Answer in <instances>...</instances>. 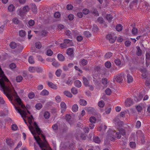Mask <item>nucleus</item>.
<instances>
[{
	"instance_id": "1",
	"label": "nucleus",
	"mask_w": 150,
	"mask_h": 150,
	"mask_svg": "<svg viewBox=\"0 0 150 150\" xmlns=\"http://www.w3.org/2000/svg\"><path fill=\"white\" fill-rule=\"evenodd\" d=\"M8 79L5 76L3 72L0 68V88L8 98L12 100L14 96L16 101H21L18 96L13 88L10 85Z\"/></svg>"
},
{
	"instance_id": "2",
	"label": "nucleus",
	"mask_w": 150,
	"mask_h": 150,
	"mask_svg": "<svg viewBox=\"0 0 150 150\" xmlns=\"http://www.w3.org/2000/svg\"><path fill=\"white\" fill-rule=\"evenodd\" d=\"M29 122L30 125L28 127L29 129L42 150H52L47 143L45 136L41 134V131L36 123L34 122L33 123L35 129L31 125L32 121L31 119H29Z\"/></svg>"
},
{
	"instance_id": "3",
	"label": "nucleus",
	"mask_w": 150,
	"mask_h": 150,
	"mask_svg": "<svg viewBox=\"0 0 150 150\" xmlns=\"http://www.w3.org/2000/svg\"><path fill=\"white\" fill-rule=\"evenodd\" d=\"M119 132H117L116 133L115 132L112 131L110 130L109 131V132L110 133H109L108 136L109 137H110V139L111 141H113L115 140V137H116L117 139H120L121 137V135L124 136L125 134V130L123 129L119 128L118 129Z\"/></svg>"
},
{
	"instance_id": "4",
	"label": "nucleus",
	"mask_w": 150,
	"mask_h": 150,
	"mask_svg": "<svg viewBox=\"0 0 150 150\" xmlns=\"http://www.w3.org/2000/svg\"><path fill=\"white\" fill-rule=\"evenodd\" d=\"M30 9V7L28 5H26L18 9L17 11V12L18 15L22 17L28 12Z\"/></svg>"
},
{
	"instance_id": "5",
	"label": "nucleus",
	"mask_w": 150,
	"mask_h": 150,
	"mask_svg": "<svg viewBox=\"0 0 150 150\" xmlns=\"http://www.w3.org/2000/svg\"><path fill=\"white\" fill-rule=\"evenodd\" d=\"M14 107L16 110L21 115L22 117L23 118L26 124L27 122L24 118L26 117L28 113L30 114L29 111L28 110H27V112L25 110H22L21 109L19 108L18 107L15 106H14Z\"/></svg>"
},
{
	"instance_id": "6",
	"label": "nucleus",
	"mask_w": 150,
	"mask_h": 150,
	"mask_svg": "<svg viewBox=\"0 0 150 150\" xmlns=\"http://www.w3.org/2000/svg\"><path fill=\"white\" fill-rule=\"evenodd\" d=\"M125 75L123 73H120L115 76L114 81L115 82L122 83L124 79Z\"/></svg>"
},
{
	"instance_id": "7",
	"label": "nucleus",
	"mask_w": 150,
	"mask_h": 150,
	"mask_svg": "<svg viewBox=\"0 0 150 150\" xmlns=\"http://www.w3.org/2000/svg\"><path fill=\"white\" fill-rule=\"evenodd\" d=\"M106 38L109 40L110 43H113L116 39L115 36L112 37L111 35H107Z\"/></svg>"
},
{
	"instance_id": "8",
	"label": "nucleus",
	"mask_w": 150,
	"mask_h": 150,
	"mask_svg": "<svg viewBox=\"0 0 150 150\" xmlns=\"http://www.w3.org/2000/svg\"><path fill=\"white\" fill-rule=\"evenodd\" d=\"M132 104L133 101L130 98H128L125 101V105L126 107H129Z\"/></svg>"
},
{
	"instance_id": "9",
	"label": "nucleus",
	"mask_w": 150,
	"mask_h": 150,
	"mask_svg": "<svg viewBox=\"0 0 150 150\" xmlns=\"http://www.w3.org/2000/svg\"><path fill=\"white\" fill-rule=\"evenodd\" d=\"M32 11L35 14L37 12V8L35 4L32 3L30 4Z\"/></svg>"
},
{
	"instance_id": "10",
	"label": "nucleus",
	"mask_w": 150,
	"mask_h": 150,
	"mask_svg": "<svg viewBox=\"0 0 150 150\" xmlns=\"http://www.w3.org/2000/svg\"><path fill=\"white\" fill-rule=\"evenodd\" d=\"M60 106L61 109V112H64L67 108V106L66 104L63 102L61 103Z\"/></svg>"
},
{
	"instance_id": "11",
	"label": "nucleus",
	"mask_w": 150,
	"mask_h": 150,
	"mask_svg": "<svg viewBox=\"0 0 150 150\" xmlns=\"http://www.w3.org/2000/svg\"><path fill=\"white\" fill-rule=\"evenodd\" d=\"M137 50L136 51V54L138 56H140L142 54V51L140 47L137 46L136 47Z\"/></svg>"
},
{
	"instance_id": "12",
	"label": "nucleus",
	"mask_w": 150,
	"mask_h": 150,
	"mask_svg": "<svg viewBox=\"0 0 150 150\" xmlns=\"http://www.w3.org/2000/svg\"><path fill=\"white\" fill-rule=\"evenodd\" d=\"M74 53V49L72 48H69L67 49V53L69 56H71Z\"/></svg>"
},
{
	"instance_id": "13",
	"label": "nucleus",
	"mask_w": 150,
	"mask_h": 150,
	"mask_svg": "<svg viewBox=\"0 0 150 150\" xmlns=\"http://www.w3.org/2000/svg\"><path fill=\"white\" fill-rule=\"evenodd\" d=\"M79 103L80 105L83 106L86 105L87 103L86 101L83 99H80L79 101Z\"/></svg>"
},
{
	"instance_id": "14",
	"label": "nucleus",
	"mask_w": 150,
	"mask_h": 150,
	"mask_svg": "<svg viewBox=\"0 0 150 150\" xmlns=\"http://www.w3.org/2000/svg\"><path fill=\"white\" fill-rule=\"evenodd\" d=\"M48 85L50 88L54 89H57V87L56 85L54 84L53 83L51 82H48L47 83Z\"/></svg>"
},
{
	"instance_id": "15",
	"label": "nucleus",
	"mask_w": 150,
	"mask_h": 150,
	"mask_svg": "<svg viewBox=\"0 0 150 150\" xmlns=\"http://www.w3.org/2000/svg\"><path fill=\"white\" fill-rule=\"evenodd\" d=\"M82 79L83 82L85 86H88L89 83L87 79L84 76L83 77Z\"/></svg>"
},
{
	"instance_id": "16",
	"label": "nucleus",
	"mask_w": 150,
	"mask_h": 150,
	"mask_svg": "<svg viewBox=\"0 0 150 150\" xmlns=\"http://www.w3.org/2000/svg\"><path fill=\"white\" fill-rule=\"evenodd\" d=\"M127 81L128 83L132 82L133 80L132 77L129 74H127Z\"/></svg>"
},
{
	"instance_id": "17",
	"label": "nucleus",
	"mask_w": 150,
	"mask_h": 150,
	"mask_svg": "<svg viewBox=\"0 0 150 150\" xmlns=\"http://www.w3.org/2000/svg\"><path fill=\"white\" fill-rule=\"evenodd\" d=\"M143 97V96L140 93L138 96L134 97V99L135 101L137 102L139 101L142 99Z\"/></svg>"
},
{
	"instance_id": "18",
	"label": "nucleus",
	"mask_w": 150,
	"mask_h": 150,
	"mask_svg": "<svg viewBox=\"0 0 150 150\" xmlns=\"http://www.w3.org/2000/svg\"><path fill=\"white\" fill-rule=\"evenodd\" d=\"M114 121L115 122V123L118 126L122 125L123 124L122 122L119 120L117 118H115L114 120Z\"/></svg>"
},
{
	"instance_id": "19",
	"label": "nucleus",
	"mask_w": 150,
	"mask_h": 150,
	"mask_svg": "<svg viewBox=\"0 0 150 150\" xmlns=\"http://www.w3.org/2000/svg\"><path fill=\"white\" fill-rule=\"evenodd\" d=\"M74 85L78 88L80 87L81 86V83L79 80L75 81L74 82Z\"/></svg>"
},
{
	"instance_id": "20",
	"label": "nucleus",
	"mask_w": 150,
	"mask_h": 150,
	"mask_svg": "<svg viewBox=\"0 0 150 150\" xmlns=\"http://www.w3.org/2000/svg\"><path fill=\"white\" fill-rule=\"evenodd\" d=\"M57 58L59 61L62 62L64 61L65 59L64 57L61 54H59L57 55Z\"/></svg>"
},
{
	"instance_id": "21",
	"label": "nucleus",
	"mask_w": 150,
	"mask_h": 150,
	"mask_svg": "<svg viewBox=\"0 0 150 150\" xmlns=\"http://www.w3.org/2000/svg\"><path fill=\"white\" fill-rule=\"evenodd\" d=\"M49 94V92L48 91L45 89L43 90L40 93V94L41 95L44 96H47Z\"/></svg>"
},
{
	"instance_id": "22",
	"label": "nucleus",
	"mask_w": 150,
	"mask_h": 150,
	"mask_svg": "<svg viewBox=\"0 0 150 150\" xmlns=\"http://www.w3.org/2000/svg\"><path fill=\"white\" fill-rule=\"evenodd\" d=\"M6 143L7 144L10 146H12L13 144V140L11 139H7Z\"/></svg>"
},
{
	"instance_id": "23",
	"label": "nucleus",
	"mask_w": 150,
	"mask_h": 150,
	"mask_svg": "<svg viewBox=\"0 0 150 150\" xmlns=\"http://www.w3.org/2000/svg\"><path fill=\"white\" fill-rule=\"evenodd\" d=\"M107 128V126L104 125H101L98 129L99 131H101V130H105Z\"/></svg>"
},
{
	"instance_id": "24",
	"label": "nucleus",
	"mask_w": 150,
	"mask_h": 150,
	"mask_svg": "<svg viewBox=\"0 0 150 150\" xmlns=\"http://www.w3.org/2000/svg\"><path fill=\"white\" fill-rule=\"evenodd\" d=\"M64 94L69 97L71 98L72 97V95L69 91H65L64 92Z\"/></svg>"
},
{
	"instance_id": "25",
	"label": "nucleus",
	"mask_w": 150,
	"mask_h": 150,
	"mask_svg": "<svg viewBox=\"0 0 150 150\" xmlns=\"http://www.w3.org/2000/svg\"><path fill=\"white\" fill-rule=\"evenodd\" d=\"M12 22L16 24H18L20 22V21L16 17H15L12 19Z\"/></svg>"
},
{
	"instance_id": "26",
	"label": "nucleus",
	"mask_w": 150,
	"mask_h": 150,
	"mask_svg": "<svg viewBox=\"0 0 150 150\" xmlns=\"http://www.w3.org/2000/svg\"><path fill=\"white\" fill-rule=\"evenodd\" d=\"M8 9L9 11H13L15 10V7L13 4L10 5L8 6Z\"/></svg>"
},
{
	"instance_id": "27",
	"label": "nucleus",
	"mask_w": 150,
	"mask_h": 150,
	"mask_svg": "<svg viewBox=\"0 0 150 150\" xmlns=\"http://www.w3.org/2000/svg\"><path fill=\"white\" fill-rule=\"evenodd\" d=\"M23 79V77L21 75L18 76L16 78V81L17 82H20Z\"/></svg>"
},
{
	"instance_id": "28",
	"label": "nucleus",
	"mask_w": 150,
	"mask_h": 150,
	"mask_svg": "<svg viewBox=\"0 0 150 150\" xmlns=\"http://www.w3.org/2000/svg\"><path fill=\"white\" fill-rule=\"evenodd\" d=\"M78 109V106L77 104H75L73 105L72 107V110L73 112H76Z\"/></svg>"
},
{
	"instance_id": "29",
	"label": "nucleus",
	"mask_w": 150,
	"mask_h": 150,
	"mask_svg": "<svg viewBox=\"0 0 150 150\" xmlns=\"http://www.w3.org/2000/svg\"><path fill=\"white\" fill-rule=\"evenodd\" d=\"M122 29V26L120 24H118L116 27V29L118 31H121Z\"/></svg>"
},
{
	"instance_id": "30",
	"label": "nucleus",
	"mask_w": 150,
	"mask_h": 150,
	"mask_svg": "<svg viewBox=\"0 0 150 150\" xmlns=\"http://www.w3.org/2000/svg\"><path fill=\"white\" fill-rule=\"evenodd\" d=\"M10 46L11 48L14 49L17 46L15 42H12L10 43Z\"/></svg>"
},
{
	"instance_id": "31",
	"label": "nucleus",
	"mask_w": 150,
	"mask_h": 150,
	"mask_svg": "<svg viewBox=\"0 0 150 150\" xmlns=\"http://www.w3.org/2000/svg\"><path fill=\"white\" fill-rule=\"evenodd\" d=\"M29 62L31 64H34L35 62L33 59V57L32 56H30L28 59Z\"/></svg>"
},
{
	"instance_id": "32",
	"label": "nucleus",
	"mask_w": 150,
	"mask_h": 150,
	"mask_svg": "<svg viewBox=\"0 0 150 150\" xmlns=\"http://www.w3.org/2000/svg\"><path fill=\"white\" fill-rule=\"evenodd\" d=\"M28 70L29 71L32 73H34L36 71V67H30L29 68Z\"/></svg>"
},
{
	"instance_id": "33",
	"label": "nucleus",
	"mask_w": 150,
	"mask_h": 150,
	"mask_svg": "<svg viewBox=\"0 0 150 150\" xmlns=\"http://www.w3.org/2000/svg\"><path fill=\"white\" fill-rule=\"evenodd\" d=\"M90 121L91 123H94L96 122V118L94 117H91L90 118Z\"/></svg>"
},
{
	"instance_id": "34",
	"label": "nucleus",
	"mask_w": 150,
	"mask_h": 150,
	"mask_svg": "<svg viewBox=\"0 0 150 150\" xmlns=\"http://www.w3.org/2000/svg\"><path fill=\"white\" fill-rule=\"evenodd\" d=\"M114 62L115 64L117 66L120 65L121 64V62L120 59H117L115 60Z\"/></svg>"
},
{
	"instance_id": "35",
	"label": "nucleus",
	"mask_w": 150,
	"mask_h": 150,
	"mask_svg": "<svg viewBox=\"0 0 150 150\" xmlns=\"http://www.w3.org/2000/svg\"><path fill=\"white\" fill-rule=\"evenodd\" d=\"M44 115L45 118L46 119H48L50 116V113L48 112H45Z\"/></svg>"
},
{
	"instance_id": "36",
	"label": "nucleus",
	"mask_w": 150,
	"mask_h": 150,
	"mask_svg": "<svg viewBox=\"0 0 150 150\" xmlns=\"http://www.w3.org/2000/svg\"><path fill=\"white\" fill-rule=\"evenodd\" d=\"M62 70L60 69H58L56 71L55 74L56 75L58 76L59 77L61 75V72H62Z\"/></svg>"
},
{
	"instance_id": "37",
	"label": "nucleus",
	"mask_w": 150,
	"mask_h": 150,
	"mask_svg": "<svg viewBox=\"0 0 150 150\" xmlns=\"http://www.w3.org/2000/svg\"><path fill=\"white\" fill-rule=\"evenodd\" d=\"M93 140L96 143L99 144L100 142V140L98 137H95Z\"/></svg>"
},
{
	"instance_id": "38",
	"label": "nucleus",
	"mask_w": 150,
	"mask_h": 150,
	"mask_svg": "<svg viewBox=\"0 0 150 150\" xmlns=\"http://www.w3.org/2000/svg\"><path fill=\"white\" fill-rule=\"evenodd\" d=\"M28 97L30 99L33 98L35 96V94L33 92L30 93L28 95Z\"/></svg>"
},
{
	"instance_id": "39",
	"label": "nucleus",
	"mask_w": 150,
	"mask_h": 150,
	"mask_svg": "<svg viewBox=\"0 0 150 150\" xmlns=\"http://www.w3.org/2000/svg\"><path fill=\"white\" fill-rule=\"evenodd\" d=\"M52 64L56 67H58L60 66V64L58 62L56 61H53L52 63Z\"/></svg>"
},
{
	"instance_id": "40",
	"label": "nucleus",
	"mask_w": 150,
	"mask_h": 150,
	"mask_svg": "<svg viewBox=\"0 0 150 150\" xmlns=\"http://www.w3.org/2000/svg\"><path fill=\"white\" fill-rule=\"evenodd\" d=\"M106 18L109 22H110L113 18L112 16L110 14L107 15Z\"/></svg>"
},
{
	"instance_id": "41",
	"label": "nucleus",
	"mask_w": 150,
	"mask_h": 150,
	"mask_svg": "<svg viewBox=\"0 0 150 150\" xmlns=\"http://www.w3.org/2000/svg\"><path fill=\"white\" fill-rule=\"evenodd\" d=\"M42 105L41 103H38L36 105L35 107L37 109L40 110L42 107Z\"/></svg>"
},
{
	"instance_id": "42",
	"label": "nucleus",
	"mask_w": 150,
	"mask_h": 150,
	"mask_svg": "<svg viewBox=\"0 0 150 150\" xmlns=\"http://www.w3.org/2000/svg\"><path fill=\"white\" fill-rule=\"evenodd\" d=\"M132 34L134 35H136L138 33V30L136 28H133L132 31Z\"/></svg>"
},
{
	"instance_id": "43",
	"label": "nucleus",
	"mask_w": 150,
	"mask_h": 150,
	"mask_svg": "<svg viewBox=\"0 0 150 150\" xmlns=\"http://www.w3.org/2000/svg\"><path fill=\"white\" fill-rule=\"evenodd\" d=\"M112 55V53L110 52H108L105 55V57L106 58H109Z\"/></svg>"
},
{
	"instance_id": "44",
	"label": "nucleus",
	"mask_w": 150,
	"mask_h": 150,
	"mask_svg": "<svg viewBox=\"0 0 150 150\" xmlns=\"http://www.w3.org/2000/svg\"><path fill=\"white\" fill-rule=\"evenodd\" d=\"M71 92L74 94H76L78 93L77 89L75 88H73L71 90Z\"/></svg>"
},
{
	"instance_id": "45",
	"label": "nucleus",
	"mask_w": 150,
	"mask_h": 150,
	"mask_svg": "<svg viewBox=\"0 0 150 150\" xmlns=\"http://www.w3.org/2000/svg\"><path fill=\"white\" fill-rule=\"evenodd\" d=\"M98 105L100 107L102 108L104 106L105 103L104 101L101 100L98 103Z\"/></svg>"
},
{
	"instance_id": "46",
	"label": "nucleus",
	"mask_w": 150,
	"mask_h": 150,
	"mask_svg": "<svg viewBox=\"0 0 150 150\" xmlns=\"http://www.w3.org/2000/svg\"><path fill=\"white\" fill-rule=\"evenodd\" d=\"M35 46L37 48H40L42 47L41 43L40 42H36L35 43Z\"/></svg>"
},
{
	"instance_id": "47",
	"label": "nucleus",
	"mask_w": 150,
	"mask_h": 150,
	"mask_svg": "<svg viewBox=\"0 0 150 150\" xmlns=\"http://www.w3.org/2000/svg\"><path fill=\"white\" fill-rule=\"evenodd\" d=\"M98 30V28L97 26L96 25H93L92 29V31L94 32H97Z\"/></svg>"
},
{
	"instance_id": "48",
	"label": "nucleus",
	"mask_w": 150,
	"mask_h": 150,
	"mask_svg": "<svg viewBox=\"0 0 150 150\" xmlns=\"http://www.w3.org/2000/svg\"><path fill=\"white\" fill-rule=\"evenodd\" d=\"M105 93L108 95H110L111 93V90L109 88H107L105 91Z\"/></svg>"
},
{
	"instance_id": "49",
	"label": "nucleus",
	"mask_w": 150,
	"mask_h": 150,
	"mask_svg": "<svg viewBox=\"0 0 150 150\" xmlns=\"http://www.w3.org/2000/svg\"><path fill=\"white\" fill-rule=\"evenodd\" d=\"M19 34L21 37H23L25 35V32L23 30H21L19 31Z\"/></svg>"
},
{
	"instance_id": "50",
	"label": "nucleus",
	"mask_w": 150,
	"mask_h": 150,
	"mask_svg": "<svg viewBox=\"0 0 150 150\" xmlns=\"http://www.w3.org/2000/svg\"><path fill=\"white\" fill-rule=\"evenodd\" d=\"M71 116L69 115H67L66 116V120L68 121L69 123L71 125V123L70 122V120L71 119Z\"/></svg>"
},
{
	"instance_id": "51",
	"label": "nucleus",
	"mask_w": 150,
	"mask_h": 150,
	"mask_svg": "<svg viewBox=\"0 0 150 150\" xmlns=\"http://www.w3.org/2000/svg\"><path fill=\"white\" fill-rule=\"evenodd\" d=\"M54 16L55 18H59L60 17V14L59 12H56L54 13Z\"/></svg>"
},
{
	"instance_id": "52",
	"label": "nucleus",
	"mask_w": 150,
	"mask_h": 150,
	"mask_svg": "<svg viewBox=\"0 0 150 150\" xmlns=\"http://www.w3.org/2000/svg\"><path fill=\"white\" fill-rule=\"evenodd\" d=\"M84 35L86 37H90L91 36V35L90 33L88 31H86L84 33Z\"/></svg>"
},
{
	"instance_id": "53",
	"label": "nucleus",
	"mask_w": 150,
	"mask_h": 150,
	"mask_svg": "<svg viewBox=\"0 0 150 150\" xmlns=\"http://www.w3.org/2000/svg\"><path fill=\"white\" fill-rule=\"evenodd\" d=\"M105 66L107 68H110L111 66V63L110 62H107L105 63Z\"/></svg>"
},
{
	"instance_id": "54",
	"label": "nucleus",
	"mask_w": 150,
	"mask_h": 150,
	"mask_svg": "<svg viewBox=\"0 0 150 150\" xmlns=\"http://www.w3.org/2000/svg\"><path fill=\"white\" fill-rule=\"evenodd\" d=\"M53 54V52L51 50L49 49L47 51V55L49 56H51Z\"/></svg>"
},
{
	"instance_id": "55",
	"label": "nucleus",
	"mask_w": 150,
	"mask_h": 150,
	"mask_svg": "<svg viewBox=\"0 0 150 150\" xmlns=\"http://www.w3.org/2000/svg\"><path fill=\"white\" fill-rule=\"evenodd\" d=\"M88 112L90 113H93V112L95 111V109L92 107H89L87 109Z\"/></svg>"
},
{
	"instance_id": "56",
	"label": "nucleus",
	"mask_w": 150,
	"mask_h": 150,
	"mask_svg": "<svg viewBox=\"0 0 150 150\" xmlns=\"http://www.w3.org/2000/svg\"><path fill=\"white\" fill-rule=\"evenodd\" d=\"M12 129L13 131H16L18 129V127L16 124L12 125L11 126Z\"/></svg>"
},
{
	"instance_id": "57",
	"label": "nucleus",
	"mask_w": 150,
	"mask_h": 150,
	"mask_svg": "<svg viewBox=\"0 0 150 150\" xmlns=\"http://www.w3.org/2000/svg\"><path fill=\"white\" fill-rule=\"evenodd\" d=\"M28 23L30 26H32L34 25L35 21L33 20H30L29 21Z\"/></svg>"
},
{
	"instance_id": "58",
	"label": "nucleus",
	"mask_w": 150,
	"mask_h": 150,
	"mask_svg": "<svg viewBox=\"0 0 150 150\" xmlns=\"http://www.w3.org/2000/svg\"><path fill=\"white\" fill-rule=\"evenodd\" d=\"M102 83L103 85H106L108 83L107 79L106 78H103L102 80Z\"/></svg>"
},
{
	"instance_id": "59",
	"label": "nucleus",
	"mask_w": 150,
	"mask_h": 150,
	"mask_svg": "<svg viewBox=\"0 0 150 150\" xmlns=\"http://www.w3.org/2000/svg\"><path fill=\"white\" fill-rule=\"evenodd\" d=\"M9 67L11 69H13L16 68V66L15 64L12 63L9 65Z\"/></svg>"
},
{
	"instance_id": "60",
	"label": "nucleus",
	"mask_w": 150,
	"mask_h": 150,
	"mask_svg": "<svg viewBox=\"0 0 150 150\" xmlns=\"http://www.w3.org/2000/svg\"><path fill=\"white\" fill-rule=\"evenodd\" d=\"M130 146L132 148H134L136 146V144L135 142H131L129 143Z\"/></svg>"
},
{
	"instance_id": "61",
	"label": "nucleus",
	"mask_w": 150,
	"mask_h": 150,
	"mask_svg": "<svg viewBox=\"0 0 150 150\" xmlns=\"http://www.w3.org/2000/svg\"><path fill=\"white\" fill-rule=\"evenodd\" d=\"M43 69L40 67H36V71L38 72H40L42 71Z\"/></svg>"
},
{
	"instance_id": "62",
	"label": "nucleus",
	"mask_w": 150,
	"mask_h": 150,
	"mask_svg": "<svg viewBox=\"0 0 150 150\" xmlns=\"http://www.w3.org/2000/svg\"><path fill=\"white\" fill-rule=\"evenodd\" d=\"M87 64V61L86 60L83 59L82 60L81 62V64L83 65H86Z\"/></svg>"
},
{
	"instance_id": "63",
	"label": "nucleus",
	"mask_w": 150,
	"mask_h": 150,
	"mask_svg": "<svg viewBox=\"0 0 150 150\" xmlns=\"http://www.w3.org/2000/svg\"><path fill=\"white\" fill-rule=\"evenodd\" d=\"M89 12V10L87 9H84L83 10V13L85 15L87 14Z\"/></svg>"
},
{
	"instance_id": "64",
	"label": "nucleus",
	"mask_w": 150,
	"mask_h": 150,
	"mask_svg": "<svg viewBox=\"0 0 150 150\" xmlns=\"http://www.w3.org/2000/svg\"><path fill=\"white\" fill-rule=\"evenodd\" d=\"M55 99L57 102L59 103L61 101V99L60 97L59 96H57L55 97Z\"/></svg>"
}]
</instances>
